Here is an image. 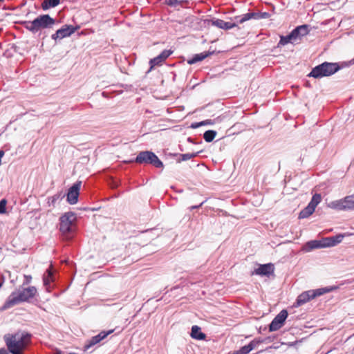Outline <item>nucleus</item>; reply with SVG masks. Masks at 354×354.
<instances>
[{"label":"nucleus","mask_w":354,"mask_h":354,"mask_svg":"<svg viewBox=\"0 0 354 354\" xmlns=\"http://www.w3.org/2000/svg\"><path fill=\"white\" fill-rule=\"evenodd\" d=\"M293 32H295L297 39H299L301 37L306 35L308 33V32H309L308 26V25L299 26L295 28L293 30Z\"/></svg>","instance_id":"obj_20"},{"label":"nucleus","mask_w":354,"mask_h":354,"mask_svg":"<svg viewBox=\"0 0 354 354\" xmlns=\"http://www.w3.org/2000/svg\"><path fill=\"white\" fill-rule=\"evenodd\" d=\"M55 23L54 19L48 15H40L32 21L26 22V28L32 32H37L41 28H48L52 27ZM25 24V22H24Z\"/></svg>","instance_id":"obj_3"},{"label":"nucleus","mask_w":354,"mask_h":354,"mask_svg":"<svg viewBox=\"0 0 354 354\" xmlns=\"http://www.w3.org/2000/svg\"><path fill=\"white\" fill-rule=\"evenodd\" d=\"M261 342L262 341L261 340L253 339L248 345L242 346L240 349L236 351L239 354H248Z\"/></svg>","instance_id":"obj_15"},{"label":"nucleus","mask_w":354,"mask_h":354,"mask_svg":"<svg viewBox=\"0 0 354 354\" xmlns=\"http://www.w3.org/2000/svg\"><path fill=\"white\" fill-rule=\"evenodd\" d=\"M75 31V28L71 25H65L57 30L55 34H53L51 38L54 40L62 39L71 36Z\"/></svg>","instance_id":"obj_11"},{"label":"nucleus","mask_w":354,"mask_h":354,"mask_svg":"<svg viewBox=\"0 0 354 354\" xmlns=\"http://www.w3.org/2000/svg\"><path fill=\"white\" fill-rule=\"evenodd\" d=\"M328 207L337 211L354 210V194L335 200L327 204Z\"/></svg>","instance_id":"obj_5"},{"label":"nucleus","mask_w":354,"mask_h":354,"mask_svg":"<svg viewBox=\"0 0 354 354\" xmlns=\"http://www.w3.org/2000/svg\"><path fill=\"white\" fill-rule=\"evenodd\" d=\"M31 338V335L30 333H24V349L25 348L26 346L29 343Z\"/></svg>","instance_id":"obj_33"},{"label":"nucleus","mask_w":354,"mask_h":354,"mask_svg":"<svg viewBox=\"0 0 354 354\" xmlns=\"http://www.w3.org/2000/svg\"><path fill=\"white\" fill-rule=\"evenodd\" d=\"M297 37H296L293 30L286 36H281L280 40L278 44L279 46H285L289 43L295 44L297 41Z\"/></svg>","instance_id":"obj_18"},{"label":"nucleus","mask_w":354,"mask_h":354,"mask_svg":"<svg viewBox=\"0 0 354 354\" xmlns=\"http://www.w3.org/2000/svg\"><path fill=\"white\" fill-rule=\"evenodd\" d=\"M22 300V293H19L17 297L11 295L9 301L7 302L8 306H12Z\"/></svg>","instance_id":"obj_28"},{"label":"nucleus","mask_w":354,"mask_h":354,"mask_svg":"<svg viewBox=\"0 0 354 354\" xmlns=\"http://www.w3.org/2000/svg\"><path fill=\"white\" fill-rule=\"evenodd\" d=\"M198 152H195V153H183V154H181L180 155V157H181V160L182 161H187L188 160H190L194 157H196L197 155H198Z\"/></svg>","instance_id":"obj_30"},{"label":"nucleus","mask_w":354,"mask_h":354,"mask_svg":"<svg viewBox=\"0 0 354 354\" xmlns=\"http://www.w3.org/2000/svg\"><path fill=\"white\" fill-rule=\"evenodd\" d=\"M2 285H3V282H1L0 283V288L2 286Z\"/></svg>","instance_id":"obj_42"},{"label":"nucleus","mask_w":354,"mask_h":354,"mask_svg":"<svg viewBox=\"0 0 354 354\" xmlns=\"http://www.w3.org/2000/svg\"><path fill=\"white\" fill-rule=\"evenodd\" d=\"M205 203V201L202 202L201 204H199V205H193V206H191V207H189V209H190V210H193V209H198V208L201 207L203 205V203Z\"/></svg>","instance_id":"obj_38"},{"label":"nucleus","mask_w":354,"mask_h":354,"mask_svg":"<svg viewBox=\"0 0 354 354\" xmlns=\"http://www.w3.org/2000/svg\"><path fill=\"white\" fill-rule=\"evenodd\" d=\"M343 235H338L336 236H333L330 239V241H331L330 243L328 244V245H335L339 243H340L342 241Z\"/></svg>","instance_id":"obj_31"},{"label":"nucleus","mask_w":354,"mask_h":354,"mask_svg":"<svg viewBox=\"0 0 354 354\" xmlns=\"http://www.w3.org/2000/svg\"><path fill=\"white\" fill-rule=\"evenodd\" d=\"M32 277L30 275H24V285L25 283L28 284L30 283Z\"/></svg>","instance_id":"obj_37"},{"label":"nucleus","mask_w":354,"mask_h":354,"mask_svg":"<svg viewBox=\"0 0 354 354\" xmlns=\"http://www.w3.org/2000/svg\"><path fill=\"white\" fill-rule=\"evenodd\" d=\"M274 270V267L272 263H266L260 265L259 268H256L253 271L252 274L269 277L270 275L273 274Z\"/></svg>","instance_id":"obj_13"},{"label":"nucleus","mask_w":354,"mask_h":354,"mask_svg":"<svg viewBox=\"0 0 354 354\" xmlns=\"http://www.w3.org/2000/svg\"><path fill=\"white\" fill-rule=\"evenodd\" d=\"M76 219L73 212H66L60 218L59 230L63 234H68L73 231V224Z\"/></svg>","instance_id":"obj_7"},{"label":"nucleus","mask_w":354,"mask_h":354,"mask_svg":"<svg viewBox=\"0 0 354 354\" xmlns=\"http://www.w3.org/2000/svg\"><path fill=\"white\" fill-rule=\"evenodd\" d=\"M212 53L203 52L199 54L195 55L192 59L187 61L189 64H194L198 62H201L207 57Z\"/></svg>","instance_id":"obj_21"},{"label":"nucleus","mask_w":354,"mask_h":354,"mask_svg":"<svg viewBox=\"0 0 354 354\" xmlns=\"http://www.w3.org/2000/svg\"><path fill=\"white\" fill-rule=\"evenodd\" d=\"M337 288V286L321 288L316 290H309L301 293L297 298L293 306L299 307L308 302L314 298L332 292Z\"/></svg>","instance_id":"obj_2"},{"label":"nucleus","mask_w":354,"mask_h":354,"mask_svg":"<svg viewBox=\"0 0 354 354\" xmlns=\"http://www.w3.org/2000/svg\"><path fill=\"white\" fill-rule=\"evenodd\" d=\"M191 337L195 339L203 340L205 339L206 335L201 332V329L199 326L194 325L192 327Z\"/></svg>","instance_id":"obj_19"},{"label":"nucleus","mask_w":354,"mask_h":354,"mask_svg":"<svg viewBox=\"0 0 354 354\" xmlns=\"http://www.w3.org/2000/svg\"><path fill=\"white\" fill-rule=\"evenodd\" d=\"M245 17V14L241 15V16H236L234 17L233 20H234L235 21L234 23H236V24L238 25V24H243L244 23L245 21H242V19Z\"/></svg>","instance_id":"obj_36"},{"label":"nucleus","mask_w":354,"mask_h":354,"mask_svg":"<svg viewBox=\"0 0 354 354\" xmlns=\"http://www.w3.org/2000/svg\"><path fill=\"white\" fill-rule=\"evenodd\" d=\"M28 302L34 305L39 303V295L35 286L24 288V302Z\"/></svg>","instance_id":"obj_8"},{"label":"nucleus","mask_w":354,"mask_h":354,"mask_svg":"<svg viewBox=\"0 0 354 354\" xmlns=\"http://www.w3.org/2000/svg\"><path fill=\"white\" fill-rule=\"evenodd\" d=\"M81 185L82 181H77L69 188L66 198L69 204L74 205L77 203Z\"/></svg>","instance_id":"obj_9"},{"label":"nucleus","mask_w":354,"mask_h":354,"mask_svg":"<svg viewBox=\"0 0 354 354\" xmlns=\"http://www.w3.org/2000/svg\"><path fill=\"white\" fill-rule=\"evenodd\" d=\"M229 354H239V353H237V352H236V351H234V352H233L232 353H229Z\"/></svg>","instance_id":"obj_41"},{"label":"nucleus","mask_w":354,"mask_h":354,"mask_svg":"<svg viewBox=\"0 0 354 354\" xmlns=\"http://www.w3.org/2000/svg\"><path fill=\"white\" fill-rule=\"evenodd\" d=\"M6 204L7 201L6 199H2L0 201V214H3L6 212Z\"/></svg>","instance_id":"obj_32"},{"label":"nucleus","mask_w":354,"mask_h":354,"mask_svg":"<svg viewBox=\"0 0 354 354\" xmlns=\"http://www.w3.org/2000/svg\"><path fill=\"white\" fill-rule=\"evenodd\" d=\"M270 17V14L267 12H248L245 14V17L242 19V21H246L251 19H266Z\"/></svg>","instance_id":"obj_16"},{"label":"nucleus","mask_w":354,"mask_h":354,"mask_svg":"<svg viewBox=\"0 0 354 354\" xmlns=\"http://www.w3.org/2000/svg\"><path fill=\"white\" fill-rule=\"evenodd\" d=\"M113 330H109L108 331H102L98 335L92 337L89 340L87 341L84 345V350L88 351L93 346L100 343L102 339H105L109 335L111 334Z\"/></svg>","instance_id":"obj_12"},{"label":"nucleus","mask_w":354,"mask_h":354,"mask_svg":"<svg viewBox=\"0 0 354 354\" xmlns=\"http://www.w3.org/2000/svg\"><path fill=\"white\" fill-rule=\"evenodd\" d=\"M135 162L139 164H151L156 168L163 167L162 162L153 152L150 151L140 152L136 156Z\"/></svg>","instance_id":"obj_6"},{"label":"nucleus","mask_w":354,"mask_h":354,"mask_svg":"<svg viewBox=\"0 0 354 354\" xmlns=\"http://www.w3.org/2000/svg\"><path fill=\"white\" fill-rule=\"evenodd\" d=\"M164 62L163 59L160 57V55H158L153 59L150 60V64L151 65V68L155 66L160 65Z\"/></svg>","instance_id":"obj_29"},{"label":"nucleus","mask_w":354,"mask_h":354,"mask_svg":"<svg viewBox=\"0 0 354 354\" xmlns=\"http://www.w3.org/2000/svg\"><path fill=\"white\" fill-rule=\"evenodd\" d=\"M216 135V132L215 131L208 130L204 133L203 138L206 142H210L214 139Z\"/></svg>","instance_id":"obj_27"},{"label":"nucleus","mask_w":354,"mask_h":354,"mask_svg":"<svg viewBox=\"0 0 354 354\" xmlns=\"http://www.w3.org/2000/svg\"><path fill=\"white\" fill-rule=\"evenodd\" d=\"M210 120H205V121H203V122H201L199 123H196V124H192V128H197L200 126H202V125H204V124H210Z\"/></svg>","instance_id":"obj_35"},{"label":"nucleus","mask_w":354,"mask_h":354,"mask_svg":"<svg viewBox=\"0 0 354 354\" xmlns=\"http://www.w3.org/2000/svg\"><path fill=\"white\" fill-rule=\"evenodd\" d=\"M8 350L12 354H22V333L8 334L4 336Z\"/></svg>","instance_id":"obj_4"},{"label":"nucleus","mask_w":354,"mask_h":354,"mask_svg":"<svg viewBox=\"0 0 354 354\" xmlns=\"http://www.w3.org/2000/svg\"><path fill=\"white\" fill-rule=\"evenodd\" d=\"M340 69V66L337 63L325 62L314 67L308 77L315 79H320L324 77L330 76L337 73Z\"/></svg>","instance_id":"obj_1"},{"label":"nucleus","mask_w":354,"mask_h":354,"mask_svg":"<svg viewBox=\"0 0 354 354\" xmlns=\"http://www.w3.org/2000/svg\"><path fill=\"white\" fill-rule=\"evenodd\" d=\"M53 274L51 270L48 269L46 270V273L44 274L43 277V281H44V285L46 288V289L48 290V286H50V283L53 281Z\"/></svg>","instance_id":"obj_22"},{"label":"nucleus","mask_w":354,"mask_h":354,"mask_svg":"<svg viewBox=\"0 0 354 354\" xmlns=\"http://www.w3.org/2000/svg\"><path fill=\"white\" fill-rule=\"evenodd\" d=\"M172 53L171 50H163L159 55L165 61L167 57H169Z\"/></svg>","instance_id":"obj_34"},{"label":"nucleus","mask_w":354,"mask_h":354,"mask_svg":"<svg viewBox=\"0 0 354 354\" xmlns=\"http://www.w3.org/2000/svg\"><path fill=\"white\" fill-rule=\"evenodd\" d=\"M187 3L188 0H165L167 5L174 8H183Z\"/></svg>","instance_id":"obj_23"},{"label":"nucleus","mask_w":354,"mask_h":354,"mask_svg":"<svg viewBox=\"0 0 354 354\" xmlns=\"http://www.w3.org/2000/svg\"><path fill=\"white\" fill-rule=\"evenodd\" d=\"M322 196L320 194H315L310 203H308V206L313 208L314 210L315 209L317 205L321 202Z\"/></svg>","instance_id":"obj_25"},{"label":"nucleus","mask_w":354,"mask_h":354,"mask_svg":"<svg viewBox=\"0 0 354 354\" xmlns=\"http://www.w3.org/2000/svg\"><path fill=\"white\" fill-rule=\"evenodd\" d=\"M315 210L311 208L310 206L307 205L301 212L299 213V218H305L310 216Z\"/></svg>","instance_id":"obj_26"},{"label":"nucleus","mask_w":354,"mask_h":354,"mask_svg":"<svg viewBox=\"0 0 354 354\" xmlns=\"http://www.w3.org/2000/svg\"><path fill=\"white\" fill-rule=\"evenodd\" d=\"M60 0H44L41 3L44 10L54 8L59 4Z\"/></svg>","instance_id":"obj_24"},{"label":"nucleus","mask_w":354,"mask_h":354,"mask_svg":"<svg viewBox=\"0 0 354 354\" xmlns=\"http://www.w3.org/2000/svg\"><path fill=\"white\" fill-rule=\"evenodd\" d=\"M0 354H8V351L5 348L0 349Z\"/></svg>","instance_id":"obj_39"},{"label":"nucleus","mask_w":354,"mask_h":354,"mask_svg":"<svg viewBox=\"0 0 354 354\" xmlns=\"http://www.w3.org/2000/svg\"><path fill=\"white\" fill-rule=\"evenodd\" d=\"M212 26H216L223 30H230L233 28L237 27L236 23H232L230 21H225L220 19H216L211 21Z\"/></svg>","instance_id":"obj_14"},{"label":"nucleus","mask_w":354,"mask_h":354,"mask_svg":"<svg viewBox=\"0 0 354 354\" xmlns=\"http://www.w3.org/2000/svg\"><path fill=\"white\" fill-rule=\"evenodd\" d=\"M54 354H62L61 351H57Z\"/></svg>","instance_id":"obj_40"},{"label":"nucleus","mask_w":354,"mask_h":354,"mask_svg":"<svg viewBox=\"0 0 354 354\" xmlns=\"http://www.w3.org/2000/svg\"><path fill=\"white\" fill-rule=\"evenodd\" d=\"M287 317V310H282L271 322L269 326V330L272 332L280 329L283 326Z\"/></svg>","instance_id":"obj_10"},{"label":"nucleus","mask_w":354,"mask_h":354,"mask_svg":"<svg viewBox=\"0 0 354 354\" xmlns=\"http://www.w3.org/2000/svg\"><path fill=\"white\" fill-rule=\"evenodd\" d=\"M324 246H325V245L322 244L321 243V241H317V240H313V241H308L303 246L302 250L306 252H308L314 249L322 248Z\"/></svg>","instance_id":"obj_17"}]
</instances>
